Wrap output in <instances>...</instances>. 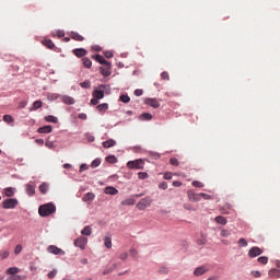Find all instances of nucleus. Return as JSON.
Segmentation results:
<instances>
[{
	"label": "nucleus",
	"mask_w": 280,
	"mask_h": 280,
	"mask_svg": "<svg viewBox=\"0 0 280 280\" xmlns=\"http://www.w3.org/2000/svg\"><path fill=\"white\" fill-rule=\"evenodd\" d=\"M38 213L42 218H47L52 213H56V205L52 202L39 206Z\"/></svg>",
	"instance_id": "obj_1"
},
{
	"label": "nucleus",
	"mask_w": 280,
	"mask_h": 280,
	"mask_svg": "<svg viewBox=\"0 0 280 280\" xmlns=\"http://www.w3.org/2000/svg\"><path fill=\"white\" fill-rule=\"evenodd\" d=\"M19 207V199L8 198L2 201V209H16Z\"/></svg>",
	"instance_id": "obj_2"
},
{
	"label": "nucleus",
	"mask_w": 280,
	"mask_h": 280,
	"mask_svg": "<svg viewBox=\"0 0 280 280\" xmlns=\"http://www.w3.org/2000/svg\"><path fill=\"white\" fill-rule=\"evenodd\" d=\"M144 165H145V163L141 159H138V160H135V161H129L127 163V167L129 170H143Z\"/></svg>",
	"instance_id": "obj_3"
},
{
	"label": "nucleus",
	"mask_w": 280,
	"mask_h": 280,
	"mask_svg": "<svg viewBox=\"0 0 280 280\" xmlns=\"http://www.w3.org/2000/svg\"><path fill=\"white\" fill-rule=\"evenodd\" d=\"M150 205H152V199H150V197H144L137 203V209H139V211H144Z\"/></svg>",
	"instance_id": "obj_4"
},
{
	"label": "nucleus",
	"mask_w": 280,
	"mask_h": 280,
	"mask_svg": "<svg viewBox=\"0 0 280 280\" xmlns=\"http://www.w3.org/2000/svg\"><path fill=\"white\" fill-rule=\"evenodd\" d=\"M86 244H89V238L84 236L74 240V246L81 248V250H84V248H86Z\"/></svg>",
	"instance_id": "obj_5"
},
{
	"label": "nucleus",
	"mask_w": 280,
	"mask_h": 280,
	"mask_svg": "<svg viewBox=\"0 0 280 280\" xmlns=\"http://www.w3.org/2000/svg\"><path fill=\"white\" fill-rule=\"evenodd\" d=\"M48 253H50L51 255H65V250H62L61 248H59L56 245H49L47 248Z\"/></svg>",
	"instance_id": "obj_6"
},
{
	"label": "nucleus",
	"mask_w": 280,
	"mask_h": 280,
	"mask_svg": "<svg viewBox=\"0 0 280 280\" xmlns=\"http://www.w3.org/2000/svg\"><path fill=\"white\" fill-rule=\"evenodd\" d=\"M261 253H264V250L261 248L254 246L248 250V256L253 259L255 257H259V255H261Z\"/></svg>",
	"instance_id": "obj_7"
},
{
	"label": "nucleus",
	"mask_w": 280,
	"mask_h": 280,
	"mask_svg": "<svg viewBox=\"0 0 280 280\" xmlns=\"http://www.w3.org/2000/svg\"><path fill=\"white\" fill-rule=\"evenodd\" d=\"M104 89H106V85H101L98 89H96L93 92V97L96 100H104Z\"/></svg>",
	"instance_id": "obj_8"
},
{
	"label": "nucleus",
	"mask_w": 280,
	"mask_h": 280,
	"mask_svg": "<svg viewBox=\"0 0 280 280\" xmlns=\"http://www.w3.org/2000/svg\"><path fill=\"white\" fill-rule=\"evenodd\" d=\"M188 196V200H190V202H200V192L196 194L194 190H188L187 192Z\"/></svg>",
	"instance_id": "obj_9"
},
{
	"label": "nucleus",
	"mask_w": 280,
	"mask_h": 280,
	"mask_svg": "<svg viewBox=\"0 0 280 280\" xmlns=\"http://www.w3.org/2000/svg\"><path fill=\"white\" fill-rule=\"evenodd\" d=\"M110 69H112L110 63H107L104 67L100 68V72L102 73V75H104V78H108V75H110L112 73Z\"/></svg>",
	"instance_id": "obj_10"
},
{
	"label": "nucleus",
	"mask_w": 280,
	"mask_h": 280,
	"mask_svg": "<svg viewBox=\"0 0 280 280\" xmlns=\"http://www.w3.org/2000/svg\"><path fill=\"white\" fill-rule=\"evenodd\" d=\"M206 272H209V268L201 266L195 269L194 275L195 277H202Z\"/></svg>",
	"instance_id": "obj_11"
},
{
	"label": "nucleus",
	"mask_w": 280,
	"mask_h": 280,
	"mask_svg": "<svg viewBox=\"0 0 280 280\" xmlns=\"http://www.w3.org/2000/svg\"><path fill=\"white\" fill-rule=\"evenodd\" d=\"M145 104H148V106H151L152 108H159V106H161V103H159L156 98H147Z\"/></svg>",
	"instance_id": "obj_12"
},
{
	"label": "nucleus",
	"mask_w": 280,
	"mask_h": 280,
	"mask_svg": "<svg viewBox=\"0 0 280 280\" xmlns=\"http://www.w3.org/2000/svg\"><path fill=\"white\" fill-rule=\"evenodd\" d=\"M61 102L63 104H68V106H71V105L75 104V100H73V97H71L69 95L61 96Z\"/></svg>",
	"instance_id": "obj_13"
},
{
	"label": "nucleus",
	"mask_w": 280,
	"mask_h": 280,
	"mask_svg": "<svg viewBox=\"0 0 280 280\" xmlns=\"http://www.w3.org/2000/svg\"><path fill=\"white\" fill-rule=\"evenodd\" d=\"M51 130H52L51 125H47L44 127H39L37 132H39V135H49V132H51Z\"/></svg>",
	"instance_id": "obj_14"
},
{
	"label": "nucleus",
	"mask_w": 280,
	"mask_h": 280,
	"mask_svg": "<svg viewBox=\"0 0 280 280\" xmlns=\"http://www.w3.org/2000/svg\"><path fill=\"white\" fill-rule=\"evenodd\" d=\"M73 54H74V56H77V58H84V56H86V49H84V48H75L74 50H73Z\"/></svg>",
	"instance_id": "obj_15"
},
{
	"label": "nucleus",
	"mask_w": 280,
	"mask_h": 280,
	"mask_svg": "<svg viewBox=\"0 0 280 280\" xmlns=\"http://www.w3.org/2000/svg\"><path fill=\"white\" fill-rule=\"evenodd\" d=\"M118 266H121V262H115L109 268L103 270V275H110Z\"/></svg>",
	"instance_id": "obj_16"
},
{
	"label": "nucleus",
	"mask_w": 280,
	"mask_h": 280,
	"mask_svg": "<svg viewBox=\"0 0 280 280\" xmlns=\"http://www.w3.org/2000/svg\"><path fill=\"white\" fill-rule=\"evenodd\" d=\"M105 194H107L109 196H117V194H119V190H117V188H115L113 186H107L105 188Z\"/></svg>",
	"instance_id": "obj_17"
},
{
	"label": "nucleus",
	"mask_w": 280,
	"mask_h": 280,
	"mask_svg": "<svg viewBox=\"0 0 280 280\" xmlns=\"http://www.w3.org/2000/svg\"><path fill=\"white\" fill-rule=\"evenodd\" d=\"M83 202H93L95 200V194L88 192L82 198Z\"/></svg>",
	"instance_id": "obj_18"
},
{
	"label": "nucleus",
	"mask_w": 280,
	"mask_h": 280,
	"mask_svg": "<svg viewBox=\"0 0 280 280\" xmlns=\"http://www.w3.org/2000/svg\"><path fill=\"white\" fill-rule=\"evenodd\" d=\"M70 38H72V40H77L78 43H82V40H84V37L80 35V33L75 32L70 33Z\"/></svg>",
	"instance_id": "obj_19"
},
{
	"label": "nucleus",
	"mask_w": 280,
	"mask_h": 280,
	"mask_svg": "<svg viewBox=\"0 0 280 280\" xmlns=\"http://www.w3.org/2000/svg\"><path fill=\"white\" fill-rule=\"evenodd\" d=\"M270 279H280V270L279 269H271L268 272Z\"/></svg>",
	"instance_id": "obj_20"
},
{
	"label": "nucleus",
	"mask_w": 280,
	"mask_h": 280,
	"mask_svg": "<svg viewBox=\"0 0 280 280\" xmlns=\"http://www.w3.org/2000/svg\"><path fill=\"white\" fill-rule=\"evenodd\" d=\"M26 194L28 196H34L36 194V186H34L32 184H27L26 185Z\"/></svg>",
	"instance_id": "obj_21"
},
{
	"label": "nucleus",
	"mask_w": 280,
	"mask_h": 280,
	"mask_svg": "<svg viewBox=\"0 0 280 280\" xmlns=\"http://www.w3.org/2000/svg\"><path fill=\"white\" fill-rule=\"evenodd\" d=\"M115 145H117V141H115L114 139H109L103 142V148H115Z\"/></svg>",
	"instance_id": "obj_22"
},
{
	"label": "nucleus",
	"mask_w": 280,
	"mask_h": 280,
	"mask_svg": "<svg viewBox=\"0 0 280 280\" xmlns=\"http://www.w3.org/2000/svg\"><path fill=\"white\" fill-rule=\"evenodd\" d=\"M152 119V114L150 113H143L139 116L140 121H151Z\"/></svg>",
	"instance_id": "obj_23"
},
{
	"label": "nucleus",
	"mask_w": 280,
	"mask_h": 280,
	"mask_svg": "<svg viewBox=\"0 0 280 280\" xmlns=\"http://www.w3.org/2000/svg\"><path fill=\"white\" fill-rule=\"evenodd\" d=\"M42 43L48 49H54L56 47V44H54L51 39H44Z\"/></svg>",
	"instance_id": "obj_24"
},
{
	"label": "nucleus",
	"mask_w": 280,
	"mask_h": 280,
	"mask_svg": "<svg viewBox=\"0 0 280 280\" xmlns=\"http://www.w3.org/2000/svg\"><path fill=\"white\" fill-rule=\"evenodd\" d=\"M95 60H96V62H100V65H104V66L110 63L102 55H96Z\"/></svg>",
	"instance_id": "obj_25"
},
{
	"label": "nucleus",
	"mask_w": 280,
	"mask_h": 280,
	"mask_svg": "<svg viewBox=\"0 0 280 280\" xmlns=\"http://www.w3.org/2000/svg\"><path fill=\"white\" fill-rule=\"evenodd\" d=\"M44 119L48 124H58V118L56 116H52V115H48Z\"/></svg>",
	"instance_id": "obj_26"
},
{
	"label": "nucleus",
	"mask_w": 280,
	"mask_h": 280,
	"mask_svg": "<svg viewBox=\"0 0 280 280\" xmlns=\"http://www.w3.org/2000/svg\"><path fill=\"white\" fill-rule=\"evenodd\" d=\"M14 191H15L14 188L8 187L4 189V195L7 196V198H12V196H14Z\"/></svg>",
	"instance_id": "obj_27"
},
{
	"label": "nucleus",
	"mask_w": 280,
	"mask_h": 280,
	"mask_svg": "<svg viewBox=\"0 0 280 280\" xmlns=\"http://www.w3.org/2000/svg\"><path fill=\"white\" fill-rule=\"evenodd\" d=\"M214 221L217 222V224H222L223 226L226 225V218L222 215L215 217Z\"/></svg>",
	"instance_id": "obj_28"
},
{
	"label": "nucleus",
	"mask_w": 280,
	"mask_h": 280,
	"mask_svg": "<svg viewBox=\"0 0 280 280\" xmlns=\"http://www.w3.org/2000/svg\"><path fill=\"white\" fill-rule=\"evenodd\" d=\"M137 201L132 198H129V199H125L121 201V205L125 206V207H130L132 205H135Z\"/></svg>",
	"instance_id": "obj_29"
},
{
	"label": "nucleus",
	"mask_w": 280,
	"mask_h": 280,
	"mask_svg": "<svg viewBox=\"0 0 280 280\" xmlns=\"http://www.w3.org/2000/svg\"><path fill=\"white\" fill-rule=\"evenodd\" d=\"M19 272H21V269H19L18 267H11L9 269H7V275H19Z\"/></svg>",
	"instance_id": "obj_30"
},
{
	"label": "nucleus",
	"mask_w": 280,
	"mask_h": 280,
	"mask_svg": "<svg viewBox=\"0 0 280 280\" xmlns=\"http://www.w3.org/2000/svg\"><path fill=\"white\" fill-rule=\"evenodd\" d=\"M104 246H106L107 248H113V238H110V236H105Z\"/></svg>",
	"instance_id": "obj_31"
},
{
	"label": "nucleus",
	"mask_w": 280,
	"mask_h": 280,
	"mask_svg": "<svg viewBox=\"0 0 280 280\" xmlns=\"http://www.w3.org/2000/svg\"><path fill=\"white\" fill-rule=\"evenodd\" d=\"M93 233V229H91V225L85 226L82 231H81V235H91Z\"/></svg>",
	"instance_id": "obj_32"
},
{
	"label": "nucleus",
	"mask_w": 280,
	"mask_h": 280,
	"mask_svg": "<svg viewBox=\"0 0 280 280\" xmlns=\"http://www.w3.org/2000/svg\"><path fill=\"white\" fill-rule=\"evenodd\" d=\"M107 108H108V103H103L96 106V110H98V113H104Z\"/></svg>",
	"instance_id": "obj_33"
},
{
	"label": "nucleus",
	"mask_w": 280,
	"mask_h": 280,
	"mask_svg": "<svg viewBox=\"0 0 280 280\" xmlns=\"http://www.w3.org/2000/svg\"><path fill=\"white\" fill-rule=\"evenodd\" d=\"M38 108H43V101H35L31 110H38Z\"/></svg>",
	"instance_id": "obj_34"
},
{
	"label": "nucleus",
	"mask_w": 280,
	"mask_h": 280,
	"mask_svg": "<svg viewBox=\"0 0 280 280\" xmlns=\"http://www.w3.org/2000/svg\"><path fill=\"white\" fill-rule=\"evenodd\" d=\"M83 66L85 67V69H91V67H93V62L91 61V59L89 58H83Z\"/></svg>",
	"instance_id": "obj_35"
},
{
	"label": "nucleus",
	"mask_w": 280,
	"mask_h": 280,
	"mask_svg": "<svg viewBox=\"0 0 280 280\" xmlns=\"http://www.w3.org/2000/svg\"><path fill=\"white\" fill-rule=\"evenodd\" d=\"M49 189V185L47 183H43L40 186H39V191L40 194H47Z\"/></svg>",
	"instance_id": "obj_36"
},
{
	"label": "nucleus",
	"mask_w": 280,
	"mask_h": 280,
	"mask_svg": "<svg viewBox=\"0 0 280 280\" xmlns=\"http://www.w3.org/2000/svg\"><path fill=\"white\" fill-rule=\"evenodd\" d=\"M100 165H102V160L100 158H96L92 163H91V167L93 170H95V167H100Z\"/></svg>",
	"instance_id": "obj_37"
},
{
	"label": "nucleus",
	"mask_w": 280,
	"mask_h": 280,
	"mask_svg": "<svg viewBox=\"0 0 280 280\" xmlns=\"http://www.w3.org/2000/svg\"><path fill=\"white\" fill-rule=\"evenodd\" d=\"M120 102H122L124 104H128L130 102V96L126 95V94H121L119 97Z\"/></svg>",
	"instance_id": "obj_38"
},
{
	"label": "nucleus",
	"mask_w": 280,
	"mask_h": 280,
	"mask_svg": "<svg viewBox=\"0 0 280 280\" xmlns=\"http://www.w3.org/2000/svg\"><path fill=\"white\" fill-rule=\"evenodd\" d=\"M0 257H1V259H8V257H10V252L9 250H0Z\"/></svg>",
	"instance_id": "obj_39"
},
{
	"label": "nucleus",
	"mask_w": 280,
	"mask_h": 280,
	"mask_svg": "<svg viewBox=\"0 0 280 280\" xmlns=\"http://www.w3.org/2000/svg\"><path fill=\"white\" fill-rule=\"evenodd\" d=\"M213 200V197L211 195H207L205 192H200V200Z\"/></svg>",
	"instance_id": "obj_40"
},
{
	"label": "nucleus",
	"mask_w": 280,
	"mask_h": 280,
	"mask_svg": "<svg viewBox=\"0 0 280 280\" xmlns=\"http://www.w3.org/2000/svg\"><path fill=\"white\" fill-rule=\"evenodd\" d=\"M107 163L115 164L117 163V158L115 155H109L106 158Z\"/></svg>",
	"instance_id": "obj_41"
},
{
	"label": "nucleus",
	"mask_w": 280,
	"mask_h": 280,
	"mask_svg": "<svg viewBox=\"0 0 280 280\" xmlns=\"http://www.w3.org/2000/svg\"><path fill=\"white\" fill-rule=\"evenodd\" d=\"M3 121H5L7 124H12V121H14V118L10 115H4Z\"/></svg>",
	"instance_id": "obj_42"
},
{
	"label": "nucleus",
	"mask_w": 280,
	"mask_h": 280,
	"mask_svg": "<svg viewBox=\"0 0 280 280\" xmlns=\"http://www.w3.org/2000/svg\"><path fill=\"white\" fill-rule=\"evenodd\" d=\"M258 264H262L264 266H266V264H268V257H266V256L259 257Z\"/></svg>",
	"instance_id": "obj_43"
},
{
	"label": "nucleus",
	"mask_w": 280,
	"mask_h": 280,
	"mask_svg": "<svg viewBox=\"0 0 280 280\" xmlns=\"http://www.w3.org/2000/svg\"><path fill=\"white\" fill-rule=\"evenodd\" d=\"M148 173L145 172H140L138 173V178H140V180H145V178H148Z\"/></svg>",
	"instance_id": "obj_44"
},
{
	"label": "nucleus",
	"mask_w": 280,
	"mask_h": 280,
	"mask_svg": "<svg viewBox=\"0 0 280 280\" xmlns=\"http://www.w3.org/2000/svg\"><path fill=\"white\" fill-rule=\"evenodd\" d=\"M238 246H242V247L248 246V242L246 241V238H240Z\"/></svg>",
	"instance_id": "obj_45"
},
{
	"label": "nucleus",
	"mask_w": 280,
	"mask_h": 280,
	"mask_svg": "<svg viewBox=\"0 0 280 280\" xmlns=\"http://www.w3.org/2000/svg\"><path fill=\"white\" fill-rule=\"evenodd\" d=\"M184 209H186V211H196V208H194L191 203H184Z\"/></svg>",
	"instance_id": "obj_46"
},
{
	"label": "nucleus",
	"mask_w": 280,
	"mask_h": 280,
	"mask_svg": "<svg viewBox=\"0 0 280 280\" xmlns=\"http://www.w3.org/2000/svg\"><path fill=\"white\" fill-rule=\"evenodd\" d=\"M192 187L202 188V187H205V184H202V182H199V180H194L192 182Z\"/></svg>",
	"instance_id": "obj_47"
},
{
	"label": "nucleus",
	"mask_w": 280,
	"mask_h": 280,
	"mask_svg": "<svg viewBox=\"0 0 280 280\" xmlns=\"http://www.w3.org/2000/svg\"><path fill=\"white\" fill-rule=\"evenodd\" d=\"M170 163H171V165H174L175 167H178V165H179L178 159H176V158H172L170 160Z\"/></svg>",
	"instance_id": "obj_48"
},
{
	"label": "nucleus",
	"mask_w": 280,
	"mask_h": 280,
	"mask_svg": "<svg viewBox=\"0 0 280 280\" xmlns=\"http://www.w3.org/2000/svg\"><path fill=\"white\" fill-rule=\"evenodd\" d=\"M80 86H82V89H90L91 88V82H89V81L81 82Z\"/></svg>",
	"instance_id": "obj_49"
},
{
	"label": "nucleus",
	"mask_w": 280,
	"mask_h": 280,
	"mask_svg": "<svg viewBox=\"0 0 280 280\" xmlns=\"http://www.w3.org/2000/svg\"><path fill=\"white\" fill-rule=\"evenodd\" d=\"M231 232L229 230H221V237H229Z\"/></svg>",
	"instance_id": "obj_50"
},
{
	"label": "nucleus",
	"mask_w": 280,
	"mask_h": 280,
	"mask_svg": "<svg viewBox=\"0 0 280 280\" xmlns=\"http://www.w3.org/2000/svg\"><path fill=\"white\" fill-rule=\"evenodd\" d=\"M56 275H58V270L54 269L48 273V279H54V277H56Z\"/></svg>",
	"instance_id": "obj_51"
},
{
	"label": "nucleus",
	"mask_w": 280,
	"mask_h": 280,
	"mask_svg": "<svg viewBox=\"0 0 280 280\" xmlns=\"http://www.w3.org/2000/svg\"><path fill=\"white\" fill-rule=\"evenodd\" d=\"M21 250H23V246L22 245H16L15 249H14V254L19 255V254H21Z\"/></svg>",
	"instance_id": "obj_52"
},
{
	"label": "nucleus",
	"mask_w": 280,
	"mask_h": 280,
	"mask_svg": "<svg viewBox=\"0 0 280 280\" xmlns=\"http://www.w3.org/2000/svg\"><path fill=\"white\" fill-rule=\"evenodd\" d=\"M55 36H58V38H65V31H56Z\"/></svg>",
	"instance_id": "obj_53"
},
{
	"label": "nucleus",
	"mask_w": 280,
	"mask_h": 280,
	"mask_svg": "<svg viewBox=\"0 0 280 280\" xmlns=\"http://www.w3.org/2000/svg\"><path fill=\"white\" fill-rule=\"evenodd\" d=\"M25 277L23 276H11L8 280H23Z\"/></svg>",
	"instance_id": "obj_54"
},
{
	"label": "nucleus",
	"mask_w": 280,
	"mask_h": 280,
	"mask_svg": "<svg viewBox=\"0 0 280 280\" xmlns=\"http://www.w3.org/2000/svg\"><path fill=\"white\" fill-rule=\"evenodd\" d=\"M119 259H121V261H126V259H128V253H122L119 255Z\"/></svg>",
	"instance_id": "obj_55"
},
{
	"label": "nucleus",
	"mask_w": 280,
	"mask_h": 280,
	"mask_svg": "<svg viewBox=\"0 0 280 280\" xmlns=\"http://www.w3.org/2000/svg\"><path fill=\"white\" fill-rule=\"evenodd\" d=\"M250 275L252 277H255V279H259V277H261V272L259 271H252Z\"/></svg>",
	"instance_id": "obj_56"
},
{
	"label": "nucleus",
	"mask_w": 280,
	"mask_h": 280,
	"mask_svg": "<svg viewBox=\"0 0 280 280\" xmlns=\"http://www.w3.org/2000/svg\"><path fill=\"white\" fill-rule=\"evenodd\" d=\"M91 104H92V106H97L100 104V98H95L93 96V98L91 100Z\"/></svg>",
	"instance_id": "obj_57"
},
{
	"label": "nucleus",
	"mask_w": 280,
	"mask_h": 280,
	"mask_svg": "<svg viewBox=\"0 0 280 280\" xmlns=\"http://www.w3.org/2000/svg\"><path fill=\"white\" fill-rule=\"evenodd\" d=\"M161 78H162V80H170V73L164 71L161 73Z\"/></svg>",
	"instance_id": "obj_58"
},
{
	"label": "nucleus",
	"mask_w": 280,
	"mask_h": 280,
	"mask_svg": "<svg viewBox=\"0 0 280 280\" xmlns=\"http://www.w3.org/2000/svg\"><path fill=\"white\" fill-rule=\"evenodd\" d=\"M135 95H136L137 97H141V95H143V90L137 89V90L135 91Z\"/></svg>",
	"instance_id": "obj_59"
},
{
	"label": "nucleus",
	"mask_w": 280,
	"mask_h": 280,
	"mask_svg": "<svg viewBox=\"0 0 280 280\" xmlns=\"http://www.w3.org/2000/svg\"><path fill=\"white\" fill-rule=\"evenodd\" d=\"M85 170H89V165L82 164V165L80 166L79 172L82 174V172H85Z\"/></svg>",
	"instance_id": "obj_60"
},
{
	"label": "nucleus",
	"mask_w": 280,
	"mask_h": 280,
	"mask_svg": "<svg viewBox=\"0 0 280 280\" xmlns=\"http://www.w3.org/2000/svg\"><path fill=\"white\" fill-rule=\"evenodd\" d=\"M104 56H105V58H113L114 55H113V51L107 50L104 52Z\"/></svg>",
	"instance_id": "obj_61"
},
{
	"label": "nucleus",
	"mask_w": 280,
	"mask_h": 280,
	"mask_svg": "<svg viewBox=\"0 0 280 280\" xmlns=\"http://www.w3.org/2000/svg\"><path fill=\"white\" fill-rule=\"evenodd\" d=\"M25 106H27V101L20 102L19 108H25Z\"/></svg>",
	"instance_id": "obj_62"
},
{
	"label": "nucleus",
	"mask_w": 280,
	"mask_h": 280,
	"mask_svg": "<svg viewBox=\"0 0 280 280\" xmlns=\"http://www.w3.org/2000/svg\"><path fill=\"white\" fill-rule=\"evenodd\" d=\"M164 179L165 180H172V173H165L164 174Z\"/></svg>",
	"instance_id": "obj_63"
},
{
	"label": "nucleus",
	"mask_w": 280,
	"mask_h": 280,
	"mask_svg": "<svg viewBox=\"0 0 280 280\" xmlns=\"http://www.w3.org/2000/svg\"><path fill=\"white\" fill-rule=\"evenodd\" d=\"M160 189H167V183L163 182L159 185Z\"/></svg>",
	"instance_id": "obj_64"
}]
</instances>
